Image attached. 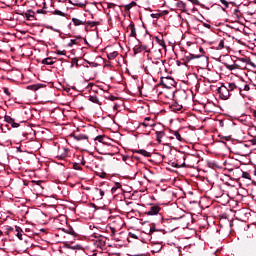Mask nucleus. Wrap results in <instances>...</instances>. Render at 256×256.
Instances as JSON below:
<instances>
[{
  "label": "nucleus",
  "mask_w": 256,
  "mask_h": 256,
  "mask_svg": "<svg viewBox=\"0 0 256 256\" xmlns=\"http://www.w3.org/2000/svg\"><path fill=\"white\" fill-rule=\"evenodd\" d=\"M249 21H250V23H252L253 25H256V14H255V13H251V14H250Z\"/></svg>",
  "instance_id": "cd10ccee"
},
{
  "label": "nucleus",
  "mask_w": 256,
  "mask_h": 256,
  "mask_svg": "<svg viewBox=\"0 0 256 256\" xmlns=\"http://www.w3.org/2000/svg\"><path fill=\"white\" fill-rule=\"evenodd\" d=\"M250 143H252V145H256V138L251 139Z\"/></svg>",
  "instance_id": "a18cd8bd"
},
{
  "label": "nucleus",
  "mask_w": 256,
  "mask_h": 256,
  "mask_svg": "<svg viewBox=\"0 0 256 256\" xmlns=\"http://www.w3.org/2000/svg\"><path fill=\"white\" fill-rule=\"evenodd\" d=\"M135 5H137V3H135V2H132V3H130V4H127V5L124 6V10H125L126 13H127V12L131 11V7H132V6L135 7Z\"/></svg>",
  "instance_id": "bb28decb"
},
{
  "label": "nucleus",
  "mask_w": 256,
  "mask_h": 256,
  "mask_svg": "<svg viewBox=\"0 0 256 256\" xmlns=\"http://www.w3.org/2000/svg\"><path fill=\"white\" fill-rule=\"evenodd\" d=\"M89 101H91V103H95L96 105H101V102L97 96H90Z\"/></svg>",
  "instance_id": "393cba45"
},
{
  "label": "nucleus",
  "mask_w": 256,
  "mask_h": 256,
  "mask_svg": "<svg viewBox=\"0 0 256 256\" xmlns=\"http://www.w3.org/2000/svg\"><path fill=\"white\" fill-rule=\"evenodd\" d=\"M175 99L177 102L172 105V111H181L187 101V92L185 90L176 92Z\"/></svg>",
  "instance_id": "7ed1b4c3"
},
{
  "label": "nucleus",
  "mask_w": 256,
  "mask_h": 256,
  "mask_svg": "<svg viewBox=\"0 0 256 256\" xmlns=\"http://www.w3.org/2000/svg\"><path fill=\"white\" fill-rule=\"evenodd\" d=\"M3 91L5 95H8V97H11V92H9V88H4Z\"/></svg>",
  "instance_id": "79ce46f5"
},
{
  "label": "nucleus",
  "mask_w": 256,
  "mask_h": 256,
  "mask_svg": "<svg viewBox=\"0 0 256 256\" xmlns=\"http://www.w3.org/2000/svg\"><path fill=\"white\" fill-rule=\"evenodd\" d=\"M252 115H253V117L256 118V108H255V109H252Z\"/></svg>",
  "instance_id": "49530a36"
},
{
  "label": "nucleus",
  "mask_w": 256,
  "mask_h": 256,
  "mask_svg": "<svg viewBox=\"0 0 256 256\" xmlns=\"http://www.w3.org/2000/svg\"><path fill=\"white\" fill-rule=\"evenodd\" d=\"M93 196L96 201H101L105 197V191L103 189L95 188L93 191Z\"/></svg>",
  "instance_id": "1a4fd4ad"
},
{
  "label": "nucleus",
  "mask_w": 256,
  "mask_h": 256,
  "mask_svg": "<svg viewBox=\"0 0 256 256\" xmlns=\"http://www.w3.org/2000/svg\"><path fill=\"white\" fill-rule=\"evenodd\" d=\"M218 95H219L220 99H223L224 101H227V99H229V97H231V94L229 93V90H228L227 86H225V85H221L218 88Z\"/></svg>",
  "instance_id": "423d86ee"
},
{
  "label": "nucleus",
  "mask_w": 256,
  "mask_h": 256,
  "mask_svg": "<svg viewBox=\"0 0 256 256\" xmlns=\"http://www.w3.org/2000/svg\"><path fill=\"white\" fill-rule=\"evenodd\" d=\"M220 3H222L224 9H227L229 7V2L227 0H220Z\"/></svg>",
  "instance_id": "e433bc0d"
},
{
  "label": "nucleus",
  "mask_w": 256,
  "mask_h": 256,
  "mask_svg": "<svg viewBox=\"0 0 256 256\" xmlns=\"http://www.w3.org/2000/svg\"><path fill=\"white\" fill-rule=\"evenodd\" d=\"M254 175L256 176V169L254 170Z\"/></svg>",
  "instance_id": "bf43d9fd"
},
{
  "label": "nucleus",
  "mask_w": 256,
  "mask_h": 256,
  "mask_svg": "<svg viewBox=\"0 0 256 256\" xmlns=\"http://www.w3.org/2000/svg\"><path fill=\"white\" fill-rule=\"evenodd\" d=\"M223 47H225V41L220 40L218 45L216 46V49L221 50V49H223Z\"/></svg>",
  "instance_id": "7c9ffc66"
},
{
  "label": "nucleus",
  "mask_w": 256,
  "mask_h": 256,
  "mask_svg": "<svg viewBox=\"0 0 256 256\" xmlns=\"http://www.w3.org/2000/svg\"><path fill=\"white\" fill-rule=\"evenodd\" d=\"M152 17H155V14H152Z\"/></svg>",
  "instance_id": "e2e57ef3"
},
{
  "label": "nucleus",
  "mask_w": 256,
  "mask_h": 256,
  "mask_svg": "<svg viewBox=\"0 0 256 256\" xmlns=\"http://www.w3.org/2000/svg\"><path fill=\"white\" fill-rule=\"evenodd\" d=\"M127 33H129V37H137V30L135 29V24L128 25Z\"/></svg>",
  "instance_id": "4468645a"
},
{
  "label": "nucleus",
  "mask_w": 256,
  "mask_h": 256,
  "mask_svg": "<svg viewBox=\"0 0 256 256\" xmlns=\"http://www.w3.org/2000/svg\"><path fill=\"white\" fill-rule=\"evenodd\" d=\"M154 230H152V228H150V233H152Z\"/></svg>",
  "instance_id": "13d9d810"
},
{
  "label": "nucleus",
  "mask_w": 256,
  "mask_h": 256,
  "mask_svg": "<svg viewBox=\"0 0 256 256\" xmlns=\"http://www.w3.org/2000/svg\"><path fill=\"white\" fill-rule=\"evenodd\" d=\"M199 51H200V52H201V51H203V48H202V47H200V48H199Z\"/></svg>",
  "instance_id": "6e6d98bb"
},
{
  "label": "nucleus",
  "mask_w": 256,
  "mask_h": 256,
  "mask_svg": "<svg viewBox=\"0 0 256 256\" xmlns=\"http://www.w3.org/2000/svg\"><path fill=\"white\" fill-rule=\"evenodd\" d=\"M153 131H155L156 133V141L158 143H161V139L165 137V129L162 126V127L153 128Z\"/></svg>",
  "instance_id": "6e6552de"
},
{
  "label": "nucleus",
  "mask_w": 256,
  "mask_h": 256,
  "mask_svg": "<svg viewBox=\"0 0 256 256\" xmlns=\"http://www.w3.org/2000/svg\"><path fill=\"white\" fill-rule=\"evenodd\" d=\"M74 169H77V170L79 169V168L77 167V164H74Z\"/></svg>",
  "instance_id": "864d4df0"
},
{
  "label": "nucleus",
  "mask_w": 256,
  "mask_h": 256,
  "mask_svg": "<svg viewBox=\"0 0 256 256\" xmlns=\"http://www.w3.org/2000/svg\"><path fill=\"white\" fill-rule=\"evenodd\" d=\"M140 126L142 127H154V129L156 127H162L161 124H155V120H153L151 117H146L144 118V121L140 123Z\"/></svg>",
  "instance_id": "0eeeda50"
},
{
  "label": "nucleus",
  "mask_w": 256,
  "mask_h": 256,
  "mask_svg": "<svg viewBox=\"0 0 256 256\" xmlns=\"http://www.w3.org/2000/svg\"><path fill=\"white\" fill-rule=\"evenodd\" d=\"M118 221H121V219H118Z\"/></svg>",
  "instance_id": "0e129e2a"
},
{
  "label": "nucleus",
  "mask_w": 256,
  "mask_h": 256,
  "mask_svg": "<svg viewBox=\"0 0 256 256\" xmlns=\"http://www.w3.org/2000/svg\"><path fill=\"white\" fill-rule=\"evenodd\" d=\"M27 89H29L30 91H37V89H39V86L37 85H29L27 86Z\"/></svg>",
  "instance_id": "f704fd0d"
},
{
  "label": "nucleus",
  "mask_w": 256,
  "mask_h": 256,
  "mask_svg": "<svg viewBox=\"0 0 256 256\" xmlns=\"http://www.w3.org/2000/svg\"><path fill=\"white\" fill-rule=\"evenodd\" d=\"M106 149L108 152V155H115V153H119V148L117 146H113L111 144H106Z\"/></svg>",
  "instance_id": "ddd939ff"
},
{
  "label": "nucleus",
  "mask_w": 256,
  "mask_h": 256,
  "mask_svg": "<svg viewBox=\"0 0 256 256\" xmlns=\"http://www.w3.org/2000/svg\"><path fill=\"white\" fill-rule=\"evenodd\" d=\"M4 121L6 123H9V125H11V127H13L14 129H17V127L20 126L19 123L15 122V119H13L11 116L9 115H5L4 116Z\"/></svg>",
  "instance_id": "9d476101"
},
{
  "label": "nucleus",
  "mask_w": 256,
  "mask_h": 256,
  "mask_svg": "<svg viewBox=\"0 0 256 256\" xmlns=\"http://www.w3.org/2000/svg\"><path fill=\"white\" fill-rule=\"evenodd\" d=\"M199 165V158L192 154H181L178 156L176 167H189L195 169Z\"/></svg>",
  "instance_id": "f257e3e1"
},
{
  "label": "nucleus",
  "mask_w": 256,
  "mask_h": 256,
  "mask_svg": "<svg viewBox=\"0 0 256 256\" xmlns=\"http://www.w3.org/2000/svg\"><path fill=\"white\" fill-rule=\"evenodd\" d=\"M142 51H145V48H144L143 44L134 47L135 55H137V53H142Z\"/></svg>",
  "instance_id": "4be33fe9"
},
{
  "label": "nucleus",
  "mask_w": 256,
  "mask_h": 256,
  "mask_svg": "<svg viewBox=\"0 0 256 256\" xmlns=\"http://www.w3.org/2000/svg\"><path fill=\"white\" fill-rule=\"evenodd\" d=\"M103 139H105V136L99 135L95 137L94 141H97L98 143H103Z\"/></svg>",
  "instance_id": "473e14b6"
},
{
  "label": "nucleus",
  "mask_w": 256,
  "mask_h": 256,
  "mask_svg": "<svg viewBox=\"0 0 256 256\" xmlns=\"http://www.w3.org/2000/svg\"><path fill=\"white\" fill-rule=\"evenodd\" d=\"M37 13H43L44 15L47 14V11H45L44 9L38 10Z\"/></svg>",
  "instance_id": "c03bdc74"
},
{
  "label": "nucleus",
  "mask_w": 256,
  "mask_h": 256,
  "mask_svg": "<svg viewBox=\"0 0 256 256\" xmlns=\"http://www.w3.org/2000/svg\"><path fill=\"white\" fill-rule=\"evenodd\" d=\"M25 17L28 19V21H31V19L35 17V12L33 10H27L25 12Z\"/></svg>",
  "instance_id": "aec40b11"
},
{
  "label": "nucleus",
  "mask_w": 256,
  "mask_h": 256,
  "mask_svg": "<svg viewBox=\"0 0 256 256\" xmlns=\"http://www.w3.org/2000/svg\"><path fill=\"white\" fill-rule=\"evenodd\" d=\"M156 64L162 66V65H163V62H159V61H158V62H156Z\"/></svg>",
  "instance_id": "09e8293b"
},
{
  "label": "nucleus",
  "mask_w": 256,
  "mask_h": 256,
  "mask_svg": "<svg viewBox=\"0 0 256 256\" xmlns=\"http://www.w3.org/2000/svg\"><path fill=\"white\" fill-rule=\"evenodd\" d=\"M72 23L75 27H79L81 25H85L86 20H80V19H77V18H72Z\"/></svg>",
  "instance_id": "f3484780"
},
{
  "label": "nucleus",
  "mask_w": 256,
  "mask_h": 256,
  "mask_svg": "<svg viewBox=\"0 0 256 256\" xmlns=\"http://www.w3.org/2000/svg\"><path fill=\"white\" fill-rule=\"evenodd\" d=\"M117 55H119V52L113 51V52L108 53L107 57L111 61V60L115 59L117 57Z\"/></svg>",
  "instance_id": "b1692460"
},
{
  "label": "nucleus",
  "mask_w": 256,
  "mask_h": 256,
  "mask_svg": "<svg viewBox=\"0 0 256 256\" xmlns=\"http://www.w3.org/2000/svg\"><path fill=\"white\" fill-rule=\"evenodd\" d=\"M226 88L228 89V93L231 95V93H234V91H239V82H232L229 83Z\"/></svg>",
  "instance_id": "9b49d317"
},
{
  "label": "nucleus",
  "mask_w": 256,
  "mask_h": 256,
  "mask_svg": "<svg viewBox=\"0 0 256 256\" xmlns=\"http://www.w3.org/2000/svg\"><path fill=\"white\" fill-rule=\"evenodd\" d=\"M238 91L242 97H246V99H249V101L256 97L255 85L249 84L245 82V80L238 81Z\"/></svg>",
  "instance_id": "f03ea898"
},
{
  "label": "nucleus",
  "mask_w": 256,
  "mask_h": 256,
  "mask_svg": "<svg viewBox=\"0 0 256 256\" xmlns=\"http://www.w3.org/2000/svg\"><path fill=\"white\" fill-rule=\"evenodd\" d=\"M98 24H99V22H95V21H86V23H85V25H87V27H95Z\"/></svg>",
  "instance_id": "c756f323"
},
{
  "label": "nucleus",
  "mask_w": 256,
  "mask_h": 256,
  "mask_svg": "<svg viewBox=\"0 0 256 256\" xmlns=\"http://www.w3.org/2000/svg\"><path fill=\"white\" fill-rule=\"evenodd\" d=\"M52 15H59L60 17H65V13L60 10H54V12H52Z\"/></svg>",
  "instance_id": "2f4dec72"
},
{
  "label": "nucleus",
  "mask_w": 256,
  "mask_h": 256,
  "mask_svg": "<svg viewBox=\"0 0 256 256\" xmlns=\"http://www.w3.org/2000/svg\"><path fill=\"white\" fill-rule=\"evenodd\" d=\"M75 141H89V136L85 134L74 135Z\"/></svg>",
  "instance_id": "dca6fc26"
},
{
  "label": "nucleus",
  "mask_w": 256,
  "mask_h": 256,
  "mask_svg": "<svg viewBox=\"0 0 256 256\" xmlns=\"http://www.w3.org/2000/svg\"><path fill=\"white\" fill-rule=\"evenodd\" d=\"M237 13H239V10H235V14L237 15Z\"/></svg>",
  "instance_id": "5fc2aeb1"
},
{
  "label": "nucleus",
  "mask_w": 256,
  "mask_h": 256,
  "mask_svg": "<svg viewBox=\"0 0 256 256\" xmlns=\"http://www.w3.org/2000/svg\"><path fill=\"white\" fill-rule=\"evenodd\" d=\"M75 63H76V67H79V61H75Z\"/></svg>",
  "instance_id": "603ef678"
},
{
  "label": "nucleus",
  "mask_w": 256,
  "mask_h": 256,
  "mask_svg": "<svg viewBox=\"0 0 256 256\" xmlns=\"http://www.w3.org/2000/svg\"><path fill=\"white\" fill-rule=\"evenodd\" d=\"M242 177L244 179H251V175L249 174V172H242Z\"/></svg>",
  "instance_id": "4c0bfd02"
},
{
  "label": "nucleus",
  "mask_w": 256,
  "mask_h": 256,
  "mask_svg": "<svg viewBox=\"0 0 256 256\" xmlns=\"http://www.w3.org/2000/svg\"><path fill=\"white\" fill-rule=\"evenodd\" d=\"M238 155H241L242 157H247L251 153V148H249V145L245 143H241L237 146Z\"/></svg>",
  "instance_id": "20e7f679"
},
{
  "label": "nucleus",
  "mask_w": 256,
  "mask_h": 256,
  "mask_svg": "<svg viewBox=\"0 0 256 256\" xmlns=\"http://www.w3.org/2000/svg\"><path fill=\"white\" fill-rule=\"evenodd\" d=\"M117 189H121V183H116L115 186L112 188V193H115Z\"/></svg>",
  "instance_id": "c9c22d12"
},
{
  "label": "nucleus",
  "mask_w": 256,
  "mask_h": 256,
  "mask_svg": "<svg viewBox=\"0 0 256 256\" xmlns=\"http://www.w3.org/2000/svg\"><path fill=\"white\" fill-rule=\"evenodd\" d=\"M55 61L53 60V58H44L42 60V64L43 65H54Z\"/></svg>",
  "instance_id": "412c9836"
},
{
  "label": "nucleus",
  "mask_w": 256,
  "mask_h": 256,
  "mask_svg": "<svg viewBox=\"0 0 256 256\" xmlns=\"http://www.w3.org/2000/svg\"><path fill=\"white\" fill-rule=\"evenodd\" d=\"M224 67H226V69H228L229 71H235L239 69V65H237L235 62H233L232 64H229V62H226L224 63Z\"/></svg>",
  "instance_id": "2eb2a0df"
},
{
  "label": "nucleus",
  "mask_w": 256,
  "mask_h": 256,
  "mask_svg": "<svg viewBox=\"0 0 256 256\" xmlns=\"http://www.w3.org/2000/svg\"><path fill=\"white\" fill-rule=\"evenodd\" d=\"M22 231L23 230H21V227L15 226V233L18 239H20V241H23V234H21Z\"/></svg>",
  "instance_id": "6ab92c4d"
},
{
  "label": "nucleus",
  "mask_w": 256,
  "mask_h": 256,
  "mask_svg": "<svg viewBox=\"0 0 256 256\" xmlns=\"http://www.w3.org/2000/svg\"><path fill=\"white\" fill-rule=\"evenodd\" d=\"M159 211H161V207L152 206L147 212H145V215H148V216L159 215Z\"/></svg>",
  "instance_id": "f8f14e48"
},
{
  "label": "nucleus",
  "mask_w": 256,
  "mask_h": 256,
  "mask_svg": "<svg viewBox=\"0 0 256 256\" xmlns=\"http://www.w3.org/2000/svg\"><path fill=\"white\" fill-rule=\"evenodd\" d=\"M146 53H151L154 47L153 39L151 36H146L142 42Z\"/></svg>",
  "instance_id": "39448f33"
},
{
  "label": "nucleus",
  "mask_w": 256,
  "mask_h": 256,
  "mask_svg": "<svg viewBox=\"0 0 256 256\" xmlns=\"http://www.w3.org/2000/svg\"><path fill=\"white\" fill-rule=\"evenodd\" d=\"M156 40L158 42V44L160 45V47H162V49H167V46L165 45V41L159 39V37H156Z\"/></svg>",
  "instance_id": "c85d7f7f"
},
{
  "label": "nucleus",
  "mask_w": 256,
  "mask_h": 256,
  "mask_svg": "<svg viewBox=\"0 0 256 256\" xmlns=\"http://www.w3.org/2000/svg\"><path fill=\"white\" fill-rule=\"evenodd\" d=\"M58 55H65V51L58 52Z\"/></svg>",
  "instance_id": "de8ad7c7"
},
{
  "label": "nucleus",
  "mask_w": 256,
  "mask_h": 256,
  "mask_svg": "<svg viewBox=\"0 0 256 256\" xmlns=\"http://www.w3.org/2000/svg\"><path fill=\"white\" fill-rule=\"evenodd\" d=\"M112 233H115V227H111Z\"/></svg>",
  "instance_id": "8fccbe9b"
},
{
  "label": "nucleus",
  "mask_w": 256,
  "mask_h": 256,
  "mask_svg": "<svg viewBox=\"0 0 256 256\" xmlns=\"http://www.w3.org/2000/svg\"><path fill=\"white\" fill-rule=\"evenodd\" d=\"M3 235V231L0 230V236Z\"/></svg>",
  "instance_id": "4d7b16f0"
},
{
  "label": "nucleus",
  "mask_w": 256,
  "mask_h": 256,
  "mask_svg": "<svg viewBox=\"0 0 256 256\" xmlns=\"http://www.w3.org/2000/svg\"><path fill=\"white\" fill-rule=\"evenodd\" d=\"M135 153L142 155L143 157H151V153L147 152L145 149L135 150Z\"/></svg>",
  "instance_id": "a211bd4d"
},
{
  "label": "nucleus",
  "mask_w": 256,
  "mask_h": 256,
  "mask_svg": "<svg viewBox=\"0 0 256 256\" xmlns=\"http://www.w3.org/2000/svg\"><path fill=\"white\" fill-rule=\"evenodd\" d=\"M45 5H46V3L44 2V7H43V9H45Z\"/></svg>",
  "instance_id": "052dcab7"
},
{
  "label": "nucleus",
  "mask_w": 256,
  "mask_h": 256,
  "mask_svg": "<svg viewBox=\"0 0 256 256\" xmlns=\"http://www.w3.org/2000/svg\"><path fill=\"white\" fill-rule=\"evenodd\" d=\"M115 7H117V5H115L114 3L107 4V9H115Z\"/></svg>",
  "instance_id": "a19ab883"
},
{
  "label": "nucleus",
  "mask_w": 256,
  "mask_h": 256,
  "mask_svg": "<svg viewBox=\"0 0 256 256\" xmlns=\"http://www.w3.org/2000/svg\"><path fill=\"white\" fill-rule=\"evenodd\" d=\"M5 229L8 233H13L15 232V228L11 227V226H5Z\"/></svg>",
  "instance_id": "58836bf2"
},
{
  "label": "nucleus",
  "mask_w": 256,
  "mask_h": 256,
  "mask_svg": "<svg viewBox=\"0 0 256 256\" xmlns=\"http://www.w3.org/2000/svg\"><path fill=\"white\" fill-rule=\"evenodd\" d=\"M174 136L176 137L177 141H183V138H181V134H179V132H175Z\"/></svg>",
  "instance_id": "ea45409f"
},
{
  "label": "nucleus",
  "mask_w": 256,
  "mask_h": 256,
  "mask_svg": "<svg viewBox=\"0 0 256 256\" xmlns=\"http://www.w3.org/2000/svg\"><path fill=\"white\" fill-rule=\"evenodd\" d=\"M202 55L190 54V59H199Z\"/></svg>",
  "instance_id": "37998d69"
},
{
  "label": "nucleus",
  "mask_w": 256,
  "mask_h": 256,
  "mask_svg": "<svg viewBox=\"0 0 256 256\" xmlns=\"http://www.w3.org/2000/svg\"><path fill=\"white\" fill-rule=\"evenodd\" d=\"M240 61H242L243 63H247V65H251V67L253 68L256 67V65L249 58H241Z\"/></svg>",
  "instance_id": "5701e85b"
},
{
  "label": "nucleus",
  "mask_w": 256,
  "mask_h": 256,
  "mask_svg": "<svg viewBox=\"0 0 256 256\" xmlns=\"http://www.w3.org/2000/svg\"><path fill=\"white\" fill-rule=\"evenodd\" d=\"M104 244H105V241L100 240V245H104Z\"/></svg>",
  "instance_id": "3c124183"
},
{
  "label": "nucleus",
  "mask_w": 256,
  "mask_h": 256,
  "mask_svg": "<svg viewBox=\"0 0 256 256\" xmlns=\"http://www.w3.org/2000/svg\"><path fill=\"white\" fill-rule=\"evenodd\" d=\"M177 7L180 9V11H185V3L178 2Z\"/></svg>",
  "instance_id": "72a5a7b5"
},
{
  "label": "nucleus",
  "mask_w": 256,
  "mask_h": 256,
  "mask_svg": "<svg viewBox=\"0 0 256 256\" xmlns=\"http://www.w3.org/2000/svg\"><path fill=\"white\" fill-rule=\"evenodd\" d=\"M59 1V3H61V1H63V0H58Z\"/></svg>",
  "instance_id": "680f3d73"
},
{
  "label": "nucleus",
  "mask_w": 256,
  "mask_h": 256,
  "mask_svg": "<svg viewBox=\"0 0 256 256\" xmlns=\"http://www.w3.org/2000/svg\"><path fill=\"white\" fill-rule=\"evenodd\" d=\"M69 3H71L72 5H75L76 7H80L81 9H83V7H85V5H86L85 3H81L78 1L73 2L71 0H69Z\"/></svg>",
  "instance_id": "a878e982"
}]
</instances>
